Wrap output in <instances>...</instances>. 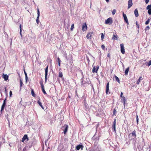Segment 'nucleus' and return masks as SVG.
Wrapping results in <instances>:
<instances>
[{
	"instance_id": "obj_27",
	"label": "nucleus",
	"mask_w": 151,
	"mask_h": 151,
	"mask_svg": "<svg viewBox=\"0 0 151 151\" xmlns=\"http://www.w3.org/2000/svg\"><path fill=\"white\" fill-rule=\"evenodd\" d=\"M112 39L114 40H117V36L115 35H113Z\"/></svg>"
},
{
	"instance_id": "obj_35",
	"label": "nucleus",
	"mask_w": 151,
	"mask_h": 151,
	"mask_svg": "<svg viewBox=\"0 0 151 151\" xmlns=\"http://www.w3.org/2000/svg\"><path fill=\"white\" fill-rule=\"evenodd\" d=\"M136 119H137V124H138L139 119H138V115H136Z\"/></svg>"
},
{
	"instance_id": "obj_46",
	"label": "nucleus",
	"mask_w": 151,
	"mask_h": 151,
	"mask_svg": "<svg viewBox=\"0 0 151 151\" xmlns=\"http://www.w3.org/2000/svg\"><path fill=\"white\" fill-rule=\"evenodd\" d=\"M57 59H58V63H59V62L61 63V60H60V58L59 57H58V58Z\"/></svg>"
},
{
	"instance_id": "obj_9",
	"label": "nucleus",
	"mask_w": 151,
	"mask_h": 151,
	"mask_svg": "<svg viewBox=\"0 0 151 151\" xmlns=\"http://www.w3.org/2000/svg\"><path fill=\"white\" fill-rule=\"evenodd\" d=\"M48 65L47 66L45 69V82H46L47 80V75L48 69Z\"/></svg>"
},
{
	"instance_id": "obj_12",
	"label": "nucleus",
	"mask_w": 151,
	"mask_h": 151,
	"mask_svg": "<svg viewBox=\"0 0 151 151\" xmlns=\"http://www.w3.org/2000/svg\"><path fill=\"white\" fill-rule=\"evenodd\" d=\"M123 15L124 17V20L125 22L127 23V24H129V22L128 21V20L126 16V15L124 14V13L123 12Z\"/></svg>"
},
{
	"instance_id": "obj_40",
	"label": "nucleus",
	"mask_w": 151,
	"mask_h": 151,
	"mask_svg": "<svg viewBox=\"0 0 151 151\" xmlns=\"http://www.w3.org/2000/svg\"><path fill=\"white\" fill-rule=\"evenodd\" d=\"M40 15V12L38 9H37V17H39Z\"/></svg>"
},
{
	"instance_id": "obj_58",
	"label": "nucleus",
	"mask_w": 151,
	"mask_h": 151,
	"mask_svg": "<svg viewBox=\"0 0 151 151\" xmlns=\"http://www.w3.org/2000/svg\"><path fill=\"white\" fill-rule=\"evenodd\" d=\"M0 113H1V111H0Z\"/></svg>"
},
{
	"instance_id": "obj_50",
	"label": "nucleus",
	"mask_w": 151,
	"mask_h": 151,
	"mask_svg": "<svg viewBox=\"0 0 151 151\" xmlns=\"http://www.w3.org/2000/svg\"><path fill=\"white\" fill-rule=\"evenodd\" d=\"M123 93L122 92H121V94H120V97H122H122H124L123 96H122V95H123Z\"/></svg>"
},
{
	"instance_id": "obj_29",
	"label": "nucleus",
	"mask_w": 151,
	"mask_h": 151,
	"mask_svg": "<svg viewBox=\"0 0 151 151\" xmlns=\"http://www.w3.org/2000/svg\"><path fill=\"white\" fill-rule=\"evenodd\" d=\"M74 24H73L71 26V28H70V30L71 31H73V29L74 28Z\"/></svg>"
},
{
	"instance_id": "obj_5",
	"label": "nucleus",
	"mask_w": 151,
	"mask_h": 151,
	"mask_svg": "<svg viewBox=\"0 0 151 151\" xmlns=\"http://www.w3.org/2000/svg\"><path fill=\"white\" fill-rule=\"evenodd\" d=\"M121 51L122 53L124 54L125 53L124 45L123 43L120 44Z\"/></svg>"
},
{
	"instance_id": "obj_43",
	"label": "nucleus",
	"mask_w": 151,
	"mask_h": 151,
	"mask_svg": "<svg viewBox=\"0 0 151 151\" xmlns=\"http://www.w3.org/2000/svg\"><path fill=\"white\" fill-rule=\"evenodd\" d=\"M6 99L4 101V102L3 104L5 105H6Z\"/></svg>"
},
{
	"instance_id": "obj_16",
	"label": "nucleus",
	"mask_w": 151,
	"mask_h": 151,
	"mask_svg": "<svg viewBox=\"0 0 151 151\" xmlns=\"http://www.w3.org/2000/svg\"><path fill=\"white\" fill-rule=\"evenodd\" d=\"M93 32H89L86 35V37L87 39H91Z\"/></svg>"
},
{
	"instance_id": "obj_25",
	"label": "nucleus",
	"mask_w": 151,
	"mask_h": 151,
	"mask_svg": "<svg viewBox=\"0 0 151 151\" xmlns=\"http://www.w3.org/2000/svg\"><path fill=\"white\" fill-rule=\"evenodd\" d=\"M5 105L4 104H2L1 107V114L2 113V111L4 110V107L5 106Z\"/></svg>"
},
{
	"instance_id": "obj_3",
	"label": "nucleus",
	"mask_w": 151,
	"mask_h": 151,
	"mask_svg": "<svg viewBox=\"0 0 151 151\" xmlns=\"http://www.w3.org/2000/svg\"><path fill=\"white\" fill-rule=\"evenodd\" d=\"M40 84L41 85V87L42 88V92L45 94H46L47 93L45 91L44 89V86L43 84V82L42 81H40Z\"/></svg>"
},
{
	"instance_id": "obj_51",
	"label": "nucleus",
	"mask_w": 151,
	"mask_h": 151,
	"mask_svg": "<svg viewBox=\"0 0 151 151\" xmlns=\"http://www.w3.org/2000/svg\"><path fill=\"white\" fill-rule=\"evenodd\" d=\"M58 63L59 66H60V63L59 62V63Z\"/></svg>"
},
{
	"instance_id": "obj_48",
	"label": "nucleus",
	"mask_w": 151,
	"mask_h": 151,
	"mask_svg": "<svg viewBox=\"0 0 151 151\" xmlns=\"http://www.w3.org/2000/svg\"><path fill=\"white\" fill-rule=\"evenodd\" d=\"M27 78H28L27 77V74H26V76H25V79H26V81L27 82Z\"/></svg>"
},
{
	"instance_id": "obj_1",
	"label": "nucleus",
	"mask_w": 151,
	"mask_h": 151,
	"mask_svg": "<svg viewBox=\"0 0 151 151\" xmlns=\"http://www.w3.org/2000/svg\"><path fill=\"white\" fill-rule=\"evenodd\" d=\"M136 137V131L135 130L133 131L128 136V138L130 140H134Z\"/></svg>"
},
{
	"instance_id": "obj_24",
	"label": "nucleus",
	"mask_w": 151,
	"mask_h": 151,
	"mask_svg": "<svg viewBox=\"0 0 151 151\" xmlns=\"http://www.w3.org/2000/svg\"><path fill=\"white\" fill-rule=\"evenodd\" d=\"M121 102H123L124 103V104H125L126 101V100L125 97H122L121 100Z\"/></svg>"
},
{
	"instance_id": "obj_13",
	"label": "nucleus",
	"mask_w": 151,
	"mask_h": 151,
	"mask_svg": "<svg viewBox=\"0 0 151 151\" xmlns=\"http://www.w3.org/2000/svg\"><path fill=\"white\" fill-rule=\"evenodd\" d=\"M116 119H114L113 122V123L112 125V128L113 131L115 132H116Z\"/></svg>"
},
{
	"instance_id": "obj_14",
	"label": "nucleus",
	"mask_w": 151,
	"mask_h": 151,
	"mask_svg": "<svg viewBox=\"0 0 151 151\" xmlns=\"http://www.w3.org/2000/svg\"><path fill=\"white\" fill-rule=\"evenodd\" d=\"M27 139V141H28L29 139L27 137V134L24 135L23 138H22V142H24V141L26 139Z\"/></svg>"
},
{
	"instance_id": "obj_20",
	"label": "nucleus",
	"mask_w": 151,
	"mask_h": 151,
	"mask_svg": "<svg viewBox=\"0 0 151 151\" xmlns=\"http://www.w3.org/2000/svg\"><path fill=\"white\" fill-rule=\"evenodd\" d=\"M143 78H142V76H140L139 77V79H138L137 81V84H139V83L140 82L141 80H143Z\"/></svg>"
},
{
	"instance_id": "obj_49",
	"label": "nucleus",
	"mask_w": 151,
	"mask_h": 151,
	"mask_svg": "<svg viewBox=\"0 0 151 151\" xmlns=\"http://www.w3.org/2000/svg\"><path fill=\"white\" fill-rule=\"evenodd\" d=\"M150 0H145V3L146 4H147L149 2Z\"/></svg>"
},
{
	"instance_id": "obj_45",
	"label": "nucleus",
	"mask_w": 151,
	"mask_h": 151,
	"mask_svg": "<svg viewBox=\"0 0 151 151\" xmlns=\"http://www.w3.org/2000/svg\"><path fill=\"white\" fill-rule=\"evenodd\" d=\"M86 58L88 62L89 63V62H90V60L88 58V57L87 56L86 57Z\"/></svg>"
},
{
	"instance_id": "obj_7",
	"label": "nucleus",
	"mask_w": 151,
	"mask_h": 151,
	"mask_svg": "<svg viewBox=\"0 0 151 151\" xmlns=\"http://www.w3.org/2000/svg\"><path fill=\"white\" fill-rule=\"evenodd\" d=\"M99 68V66L97 65V66H94L92 69V72L93 73H97L98 70Z\"/></svg>"
},
{
	"instance_id": "obj_19",
	"label": "nucleus",
	"mask_w": 151,
	"mask_h": 151,
	"mask_svg": "<svg viewBox=\"0 0 151 151\" xmlns=\"http://www.w3.org/2000/svg\"><path fill=\"white\" fill-rule=\"evenodd\" d=\"M39 99V100L37 102V103L40 106V107L43 109H44V107L42 106V103L40 101Z\"/></svg>"
},
{
	"instance_id": "obj_53",
	"label": "nucleus",
	"mask_w": 151,
	"mask_h": 151,
	"mask_svg": "<svg viewBox=\"0 0 151 151\" xmlns=\"http://www.w3.org/2000/svg\"><path fill=\"white\" fill-rule=\"evenodd\" d=\"M107 2H108L109 1V0H105Z\"/></svg>"
},
{
	"instance_id": "obj_57",
	"label": "nucleus",
	"mask_w": 151,
	"mask_h": 151,
	"mask_svg": "<svg viewBox=\"0 0 151 151\" xmlns=\"http://www.w3.org/2000/svg\"><path fill=\"white\" fill-rule=\"evenodd\" d=\"M5 91H6V88H5Z\"/></svg>"
},
{
	"instance_id": "obj_42",
	"label": "nucleus",
	"mask_w": 151,
	"mask_h": 151,
	"mask_svg": "<svg viewBox=\"0 0 151 151\" xmlns=\"http://www.w3.org/2000/svg\"><path fill=\"white\" fill-rule=\"evenodd\" d=\"M21 24H19V28L20 29V32L21 34V32H22V28H21Z\"/></svg>"
},
{
	"instance_id": "obj_22",
	"label": "nucleus",
	"mask_w": 151,
	"mask_h": 151,
	"mask_svg": "<svg viewBox=\"0 0 151 151\" xmlns=\"http://www.w3.org/2000/svg\"><path fill=\"white\" fill-rule=\"evenodd\" d=\"M114 78L117 81L118 83H120V81L119 79V78L118 77H117V76H114Z\"/></svg>"
},
{
	"instance_id": "obj_23",
	"label": "nucleus",
	"mask_w": 151,
	"mask_h": 151,
	"mask_svg": "<svg viewBox=\"0 0 151 151\" xmlns=\"http://www.w3.org/2000/svg\"><path fill=\"white\" fill-rule=\"evenodd\" d=\"M20 88H21L22 86V85L23 84V83L22 81V78H20Z\"/></svg>"
},
{
	"instance_id": "obj_11",
	"label": "nucleus",
	"mask_w": 151,
	"mask_h": 151,
	"mask_svg": "<svg viewBox=\"0 0 151 151\" xmlns=\"http://www.w3.org/2000/svg\"><path fill=\"white\" fill-rule=\"evenodd\" d=\"M83 146L82 145H77L76 147V149L77 150H79L81 148V150H83Z\"/></svg>"
},
{
	"instance_id": "obj_55",
	"label": "nucleus",
	"mask_w": 151,
	"mask_h": 151,
	"mask_svg": "<svg viewBox=\"0 0 151 151\" xmlns=\"http://www.w3.org/2000/svg\"><path fill=\"white\" fill-rule=\"evenodd\" d=\"M109 56H110V55H109V54L108 55H107V56H108V57H109Z\"/></svg>"
},
{
	"instance_id": "obj_52",
	"label": "nucleus",
	"mask_w": 151,
	"mask_h": 151,
	"mask_svg": "<svg viewBox=\"0 0 151 151\" xmlns=\"http://www.w3.org/2000/svg\"><path fill=\"white\" fill-rule=\"evenodd\" d=\"M18 75H19V77H20V75L19 73H18Z\"/></svg>"
},
{
	"instance_id": "obj_8",
	"label": "nucleus",
	"mask_w": 151,
	"mask_h": 151,
	"mask_svg": "<svg viewBox=\"0 0 151 151\" xmlns=\"http://www.w3.org/2000/svg\"><path fill=\"white\" fill-rule=\"evenodd\" d=\"M82 30L83 31H86L87 30V27L86 23H84L82 24Z\"/></svg>"
},
{
	"instance_id": "obj_44",
	"label": "nucleus",
	"mask_w": 151,
	"mask_h": 151,
	"mask_svg": "<svg viewBox=\"0 0 151 151\" xmlns=\"http://www.w3.org/2000/svg\"><path fill=\"white\" fill-rule=\"evenodd\" d=\"M104 38V35L103 33H102L101 35V39L102 40H103Z\"/></svg>"
},
{
	"instance_id": "obj_56",
	"label": "nucleus",
	"mask_w": 151,
	"mask_h": 151,
	"mask_svg": "<svg viewBox=\"0 0 151 151\" xmlns=\"http://www.w3.org/2000/svg\"><path fill=\"white\" fill-rule=\"evenodd\" d=\"M24 42L25 43H26V41H25V40H24Z\"/></svg>"
},
{
	"instance_id": "obj_47",
	"label": "nucleus",
	"mask_w": 151,
	"mask_h": 151,
	"mask_svg": "<svg viewBox=\"0 0 151 151\" xmlns=\"http://www.w3.org/2000/svg\"><path fill=\"white\" fill-rule=\"evenodd\" d=\"M12 95V91H10L9 92V96L10 97H11Z\"/></svg>"
},
{
	"instance_id": "obj_39",
	"label": "nucleus",
	"mask_w": 151,
	"mask_h": 151,
	"mask_svg": "<svg viewBox=\"0 0 151 151\" xmlns=\"http://www.w3.org/2000/svg\"><path fill=\"white\" fill-rule=\"evenodd\" d=\"M150 29V27L148 26H147L145 29V30L146 31L147 30H148Z\"/></svg>"
},
{
	"instance_id": "obj_30",
	"label": "nucleus",
	"mask_w": 151,
	"mask_h": 151,
	"mask_svg": "<svg viewBox=\"0 0 151 151\" xmlns=\"http://www.w3.org/2000/svg\"><path fill=\"white\" fill-rule=\"evenodd\" d=\"M59 77L60 78H62V77L63 76V75L62 72H59Z\"/></svg>"
},
{
	"instance_id": "obj_4",
	"label": "nucleus",
	"mask_w": 151,
	"mask_h": 151,
	"mask_svg": "<svg viewBox=\"0 0 151 151\" xmlns=\"http://www.w3.org/2000/svg\"><path fill=\"white\" fill-rule=\"evenodd\" d=\"M62 128L63 129L64 133L65 134L67 132L68 129V126L66 124H65L62 127Z\"/></svg>"
},
{
	"instance_id": "obj_36",
	"label": "nucleus",
	"mask_w": 151,
	"mask_h": 151,
	"mask_svg": "<svg viewBox=\"0 0 151 151\" xmlns=\"http://www.w3.org/2000/svg\"><path fill=\"white\" fill-rule=\"evenodd\" d=\"M136 27L138 28H139V25L138 24V22L137 21H136Z\"/></svg>"
},
{
	"instance_id": "obj_17",
	"label": "nucleus",
	"mask_w": 151,
	"mask_h": 151,
	"mask_svg": "<svg viewBox=\"0 0 151 151\" xmlns=\"http://www.w3.org/2000/svg\"><path fill=\"white\" fill-rule=\"evenodd\" d=\"M3 77L5 81H7L8 78V76L6 74H3Z\"/></svg>"
},
{
	"instance_id": "obj_37",
	"label": "nucleus",
	"mask_w": 151,
	"mask_h": 151,
	"mask_svg": "<svg viewBox=\"0 0 151 151\" xmlns=\"http://www.w3.org/2000/svg\"><path fill=\"white\" fill-rule=\"evenodd\" d=\"M101 47L103 50H105V46L104 45H102L101 46Z\"/></svg>"
},
{
	"instance_id": "obj_15",
	"label": "nucleus",
	"mask_w": 151,
	"mask_h": 151,
	"mask_svg": "<svg viewBox=\"0 0 151 151\" xmlns=\"http://www.w3.org/2000/svg\"><path fill=\"white\" fill-rule=\"evenodd\" d=\"M132 0H129L128 1V8L129 9L132 5Z\"/></svg>"
},
{
	"instance_id": "obj_26",
	"label": "nucleus",
	"mask_w": 151,
	"mask_h": 151,
	"mask_svg": "<svg viewBox=\"0 0 151 151\" xmlns=\"http://www.w3.org/2000/svg\"><path fill=\"white\" fill-rule=\"evenodd\" d=\"M116 112H117L115 109H114L113 110L112 116H116Z\"/></svg>"
},
{
	"instance_id": "obj_33",
	"label": "nucleus",
	"mask_w": 151,
	"mask_h": 151,
	"mask_svg": "<svg viewBox=\"0 0 151 151\" xmlns=\"http://www.w3.org/2000/svg\"><path fill=\"white\" fill-rule=\"evenodd\" d=\"M150 19H148L145 22V24L146 25L148 24H149V23L150 22Z\"/></svg>"
},
{
	"instance_id": "obj_41",
	"label": "nucleus",
	"mask_w": 151,
	"mask_h": 151,
	"mask_svg": "<svg viewBox=\"0 0 151 151\" xmlns=\"http://www.w3.org/2000/svg\"><path fill=\"white\" fill-rule=\"evenodd\" d=\"M151 65V60L149 61V62L148 63V66H150Z\"/></svg>"
},
{
	"instance_id": "obj_6",
	"label": "nucleus",
	"mask_w": 151,
	"mask_h": 151,
	"mask_svg": "<svg viewBox=\"0 0 151 151\" xmlns=\"http://www.w3.org/2000/svg\"><path fill=\"white\" fill-rule=\"evenodd\" d=\"M109 82H108L106 84V94H110V92L109 91Z\"/></svg>"
},
{
	"instance_id": "obj_18",
	"label": "nucleus",
	"mask_w": 151,
	"mask_h": 151,
	"mask_svg": "<svg viewBox=\"0 0 151 151\" xmlns=\"http://www.w3.org/2000/svg\"><path fill=\"white\" fill-rule=\"evenodd\" d=\"M134 13L136 17H137L139 16L138 12L137 9H135Z\"/></svg>"
},
{
	"instance_id": "obj_34",
	"label": "nucleus",
	"mask_w": 151,
	"mask_h": 151,
	"mask_svg": "<svg viewBox=\"0 0 151 151\" xmlns=\"http://www.w3.org/2000/svg\"><path fill=\"white\" fill-rule=\"evenodd\" d=\"M116 11V10L115 9H114L112 11V14L113 15H114L115 14Z\"/></svg>"
},
{
	"instance_id": "obj_10",
	"label": "nucleus",
	"mask_w": 151,
	"mask_h": 151,
	"mask_svg": "<svg viewBox=\"0 0 151 151\" xmlns=\"http://www.w3.org/2000/svg\"><path fill=\"white\" fill-rule=\"evenodd\" d=\"M85 78H82L81 79V85H83L84 84H86V83H88V81H86L85 80ZM85 79L86 80H87V78H86Z\"/></svg>"
},
{
	"instance_id": "obj_28",
	"label": "nucleus",
	"mask_w": 151,
	"mask_h": 151,
	"mask_svg": "<svg viewBox=\"0 0 151 151\" xmlns=\"http://www.w3.org/2000/svg\"><path fill=\"white\" fill-rule=\"evenodd\" d=\"M31 94L32 96L34 97H35L36 95L34 91L32 89L31 90Z\"/></svg>"
},
{
	"instance_id": "obj_31",
	"label": "nucleus",
	"mask_w": 151,
	"mask_h": 151,
	"mask_svg": "<svg viewBox=\"0 0 151 151\" xmlns=\"http://www.w3.org/2000/svg\"><path fill=\"white\" fill-rule=\"evenodd\" d=\"M147 9H151V4L149 5L146 7Z\"/></svg>"
},
{
	"instance_id": "obj_32",
	"label": "nucleus",
	"mask_w": 151,
	"mask_h": 151,
	"mask_svg": "<svg viewBox=\"0 0 151 151\" xmlns=\"http://www.w3.org/2000/svg\"><path fill=\"white\" fill-rule=\"evenodd\" d=\"M39 17H37V19H36V22H37V23L38 24L39 23Z\"/></svg>"
},
{
	"instance_id": "obj_38",
	"label": "nucleus",
	"mask_w": 151,
	"mask_h": 151,
	"mask_svg": "<svg viewBox=\"0 0 151 151\" xmlns=\"http://www.w3.org/2000/svg\"><path fill=\"white\" fill-rule=\"evenodd\" d=\"M148 13L149 15L151 14V9H148Z\"/></svg>"
},
{
	"instance_id": "obj_21",
	"label": "nucleus",
	"mask_w": 151,
	"mask_h": 151,
	"mask_svg": "<svg viewBox=\"0 0 151 151\" xmlns=\"http://www.w3.org/2000/svg\"><path fill=\"white\" fill-rule=\"evenodd\" d=\"M129 70V67H128L126 69V70L125 71V73H124L126 75H127L128 74Z\"/></svg>"
},
{
	"instance_id": "obj_54",
	"label": "nucleus",
	"mask_w": 151,
	"mask_h": 151,
	"mask_svg": "<svg viewBox=\"0 0 151 151\" xmlns=\"http://www.w3.org/2000/svg\"><path fill=\"white\" fill-rule=\"evenodd\" d=\"M24 73H25V76H26V75L27 74V73H26L24 71Z\"/></svg>"
},
{
	"instance_id": "obj_2",
	"label": "nucleus",
	"mask_w": 151,
	"mask_h": 151,
	"mask_svg": "<svg viewBox=\"0 0 151 151\" xmlns=\"http://www.w3.org/2000/svg\"><path fill=\"white\" fill-rule=\"evenodd\" d=\"M113 22L112 19L111 18L109 17L108 18L107 20H105V23L106 24H109V25L111 24Z\"/></svg>"
}]
</instances>
